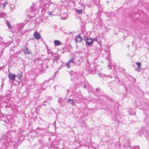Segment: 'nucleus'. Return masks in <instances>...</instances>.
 <instances>
[{"label":"nucleus","instance_id":"16","mask_svg":"<svg viewBox=\"0 0 149 149\" xmlns=\"http://www.w3.org/2000/svg\"><path fill=\"white\" fill-rule=\"evenodd\" d=\"M8 3L7 2H5L3 4V9H4L6 6L7 4Z\"/></svg>","mask_w":149,"mask_h":149},{"label":"nucleus","instance_id":"30","mask_svg":"<svg viewBox=\"0 0 149 149\" xmlns=\"http://www.w3.org/2000/svg\"><path fill=\"white\" fill-rule=\"evenodd\" d=\"M48 13H49V14H51V13H50V12H49Z\"/></svg>","mask_w":149,"mask_h":149},{"label":"nucleus","instance_id":"5","mask_svg":"<svg viewBox=\"0 0 149 149\" xmlns=\"http://www.w3.org/2000/svg\"><path fill=\"white\" fill-rule=\"evenodd\" d=\"M33 36L37 40L39 39L41 37L40 35L37 32H34Z\"/></svg>","mask_w":149,"mask_h":149},{"label":"nucleus","instance_id":"18","mask_svg":"<svg viewBox=\"0 0 149 149\" xmlns=\"http://www.w3.org/2000/svg\"><path fill=\"white\" fill-rule=\"evenodd\" d=\"M7 25L8 26L9 29H11V25L9 24V23L8 21L7 22Z\"/></svg>","mask_w":149,"mask_h":149},{"label":"nucleus","instance_id":"28","mask_svg":"<svg viewBox=\"0 0 149 149\" xmlns=\"http://www.w3.org/2000/svg\"><path fill=\"white\" fill-rule=\"evenodd\" d=\"M116 105L117 106H118V104H117Z\"/></svg>","mask_w":149,"mask_h":149},{"label":"nucleus","instance_id":"12","mask_svg":"<svg viewBox=\"0 0 149 149\" xmlns=\"http://www.w3.org/2000/svg\"><path fill=\"white\" fill-rule=\"evenodd\" d=\"M22 72H21L20 74H18L17 75H16V77H18V78L21 80L22 78Z\"/></svg>","mask_w":149,"mask_h":149},{"label":"nucleus","instance_id":"4","mask_svg":"<svg viewBox=\"0 0 149 149\" xmlns=\"http://www.w3.org/2000/svg\"><path fill=\"white\" fill-rule=\"evenodd\" d=\"M23 51L24 53L28 55L31 54V51L29 50L26 45L25 46V47Z\"/></svg>","mask_w":149,"mask_h":149},{"label":"nucleus","instance_id":"27","mask_svg":"<svg viewBox=\"0 0 149 149\" xmlns=\"http://www.w3.org/2000/svg\"><path fill=\"white\" fill-rule=\"evenodd\" d=\"M116 81H119V80L118 79H117V80H116Z\"/></svg>","mask_w":149,"mask_h":149},{"label":"nucleus","instance_id":"9","mask_svg":"<svg viewBox=\"0 0 149 149\" xmlns=\"http://www.w3.org/2000/svg\"><path fill=\"white\" fill-rule=\"evenodd\" d=\"M67 102L69 103L72 105H74V101L73 100L71 99H68Z\"/></svg>","mask_w":149,"mask_h":149},{"label":"nucleus","instance_id":"8","mask_svg":"<svg viewBox=\"0 0 149 149\" xmlns=\"http://www.w3.org/2000/svg\"><path fill=\"white\" fill-rule=\"evenodd\" d=\"M54 45L56 46H59L61 44V42L60 41L58 40H55L54 41Z\"/></svg>","mask_w":149,"mask_h":149},{"label":"nucleus","instance_id":"21","mask_svg":"<svg viewBox=\"0 0 149 149\" xmlns=\"http://www.w3.org/2000/svg\"><path fill=\"white\" fill-rule=\"evenodd\" d=\"M120 145V143L118 142H117L116 143V144L115 146H116V147H117L118 146H119Z\"/></svg>","mask_w":149,"mask_h":149},{"label":"nucleus","instance_id":"17","mask_svg":"<svg viewBox=\"0 0 149 149\" xmlns=\"http://www.w3.org/2000/svg\"><path fill=\"white\" fill-rule=\"evenodd\" d=\"M5 137V136H3L1 135L0 134V141H1L3 139H4Z\"/></svg>","mask_w":149,"mask_h":149},{"label":"nucleus","instance_id":"3","mask_svg":"<svg viewBox=\"0 0 149 149\" xmlns=\"http://www.w3.org/2000/svg\"><path fill=\"white\" fill-rule=\"evenodd\" d=\"M8 76L9 79L12 81H14L15 78L16 77L15 74H13L10 72L8 74Z\"/></svg>","mask_w":149,"mask_h":149},{"label":"nucleus","instance_id":"15","mask_svg":"<svg viewBox=\"0 0 149 149\" xmlns=\"http://www.w3.org/2000/svg\"><path fill=\"white\" fill-rule=\"evenodd\" d=\"M76 10L77 12L79 14L81 13L82 12V10L81 9L80 10H78L77 9Z\"/></svg>","mask_w":149,"mask_h":149},{"label":"nucleus","instance_id":"26","mask_svg":"<svg viewBox=\"0 0 149 149\" xmlns=\"http://www.w3.org/2000/svg\"><path fill=\"white\" fill-rule=\"evenodd\" d=\"M1 42H2V43L4 45L5 44V43H4L3 41H2Z\"/></svg>","mask_w":149,"mask_h":149},{"label":"nucleus","instance_id":"32","mask_svg":"<svg viewBox=\"0 0 149 149\" xmlns=\"http://www.w3.org/2000/svg\"><path fill=\"white\" fill-rule=\"evenodd\" d=\"M115 79H116V77H115Z\"/></svg>","mask_w":149,"mask_h":149},{"label":"nucleus","instance_id":"7","mask_svg":"<svg viewBox=\"0 0 149 149\" xmlns=\"http://www.w3.org/2000/svg\"><path fill=\"white\" fill-rule=\"evenodd\" d=\"M128 111L130 115H134L136 113L135 111L133 110L131 108L129 109H128Z\"/></svg>","mask_w":149,"mask_h":149},{"label":"nucleus","instance_id":"14","mask_svg":"<svg viewBox=\"0 0 149 149\" xmlns=\"http://www.w3.org/2000/svg\"><path fill=\"white\" fill-rule=\"evenodd\" d=\"M136 64L138 66V68L139 69H141V63L140 62H137L136 63Z\"/></svg>","mask_w":149,"mask_h":149},{"label":"nucleus","instance_id":"31","mask_svg":"<svg viewBox=\"0 0 149 149\" xmlns=\"http://www.w3.org/2000/svg\"><path fill=\"white\" fill-rule=\"evenodd\" d=\"M136 70L137 71H139V72L140 71V70Z\"/></svg>","mask_w":149,"mask_h":149},{"label":"nucleus","instance_id":"6","mask_svg":"<svg viewBox=\"0 0 149 149\" xmlns=\"http://www.w3.org/2000/svg\"><path fill=\"white\" fill-rule=\"evenodd\" d=\"M82 39L79 35L76 36L75 41L76 42H81L82 41Z\"/></svg>","mask_w":149,"mask_h":149},{"label":"nucleus","instance_id":"1","mask_svg":"<svg viewBox=\"0 0 149 149\" xmlns=\"http://www.w3.org/2000/svg\"><path fill=\"white\" fill-rule=\"evenodd\" d=\"M140 132H143V134L146 136L149 137V127H145L144 129H141L140 131Z\"/></svg>","mask_w":149,"mask_h":149},{"label":"nucleus","instance_id":"20","mask_svg":"<svg viewBox=\"0 0 149 149\" xmlns=\"http://www.w3.org/2000/svg\"><path fill=\"white\" fill-rule=\"evenodd\" d=\"M132 149H140V148L138 146H135Z\"/></svg>","mask_w":149,"mask_h":149},{"label":"nucleus","instance_id":"13","mask_svg":"<svg viewBox=\"0 0 149 149\" xmlns=\"http://www.w3.org/2000/svg\"><path fill=\"white\" fill-rule=\"evenodd\" d=\"M112 67L113 68V69L115 70V72H116L118 68L116 67L115 63H114L113 64H112Z\"/></svg>","mask_w":149,"mask_h":149},{"label":"nucleus","instance_id":"25","mask_svg":"<svg viewBox=\"0 0 149 149\" xmlns=\"http://www.w3.org/2000/svg\"><path fill=\"white\" fill-rule=\"evenodd\" d=\"M0 39L1 40H2L3 39V38L2 37H0Z\"/></svg>","mask_w":149,"mask_h":149},{"label":"nucleus","instance_id":"29","mask_svg":"<svg viewBox=\"0 0 149 149\" xmlns=\"http://www.w3.org/2000/svg\"><path fill=\"white\" fill-rule=\"evenodd\" d=\"M58 59V57H56V60H57Z\"/></svg>","mask_w":149,"mask_h":149},{"label":"nucleus","instance_id":"23","mask_svg":"<svg viewBox=\"0 0 149 149\" xmlns=\"http://www.w3.org/2000/svg\"><path fill=\"white\" fill-rule=\"evenodd\" d=\"M108 67L109 68V69H111V66H110L109 64H108Z\"/></svg>","mask_w":149,"mask_h":149},{"label":"nucleus","instance_id":"11","mask_svg":"<svg viewBox=\"0 0 149 149\" xmlns=\"http://www.w3.org/2000/svg\"><path fill=\"white\" fill-rule=\"evenodd\" d=\"M63 16L62 15L61 17V18L63 19H66L68 17V15L66 14H63Z\"/></svg>","mask_w":149,"mask_h":149},{"label":"nucleus","instance_id":"2","mask_svg":"<svg viewBox=\"0 0 149 149\" xmlns=\"http://www.w3.org/2000/svg\"><path fill=\"white\" fill-rule=\"evenodd\" d=\"M84 39L86 41V45H90L93 43V40L91 39L85 37L84 38Z\"/></svg>","mask_w":149,"mask_h":149},{"label":"nucleus","instance_id":"24","mask_svg":"<svg viewBox=\"0 0 149 149\" xmlns=\"http://www.w3.org/2000/svg\"><path fill=\"white\" fill-rule=\"evenodd\" d=\"M86 88V85L85 84H84V88Z\"/></svg>","mask_w":149,"mask_h":149},{"label":"nucleus","instance_id":"19","mask_svg":"<svg viewBox=\"0 0 149 149\" xmlns=\"http://www.w3.org/2000/svg\"><path fill=\"white\" fill-rule=\"evenodd\" d=\"M6 14L4 13H1L0 14V17H3L4 16L6 15Z\"/></svg>","mask_w":149,"mask_h":149},{"label":"nucleus","instance_id":"22","mask_svg":"<svg viewBox=\"0 0 149 149\" xmlns=\"http://www.w3.org/2000/svg\"><path fill=\"white\" fill-rule=\"evenodd\" d=\"M92 40H93V41H97V38H94V39H92Z\"/></svg>","mask_w":149,"mask_h":149},{"label":"nucleus","instance_id":"10","mask_svg":"<svg viewBox=\"0 0 149 149\" xmlns=\"http://www.w3.org/2000/svg\"><path fill=\"white\" fill-rule=\"evenodd\" d=\"M73 59L69 60L68 62L66 63V66L68 68H70V64L71 62L73 63Z\"/></svg>","mask_w":149,"mask_h":149}]
</instances>
